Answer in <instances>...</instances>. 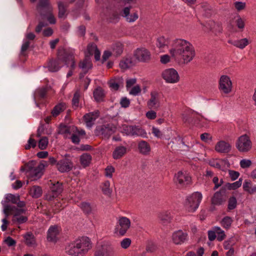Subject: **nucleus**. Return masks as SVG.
Wrapping results in <instances>:
<instances>
[{"mask_svg":"<svg viewBox=\"0 0 256 256\" xmlns=\"http://www.w3.org/2000/svg\"><path fill=\"white\" fill-rule=\"evenodd\" d=\"M79 67L85 74L92 68V62L90 58H88V56H86L85 58L80 62Z\"/></svg>","mask_w":256,"mask_h":256,"instance_id":"32","label":"nucleus"},{"mask_svg":"<svg viewBox=\"0 0 256 256\" xmlns=\"http://www.w3.org/2000/svg\"><path fill=\"white\" fill-rule=\"evenodd\" d=\"M132 136H140L146 138L148 137L146 130L138 126H133Z\"/></svg>","mask_w":256,"mask_h":256,"instance_id":"31","label":"nucleus"},{"mask_svg":"<svg viewBox=\"0 0 256 256\" xmlns=\"http://www.w3.org/2000/svg\"><path fill=\"white\" fill-rule=\"evenodd\" d=\"M83 212L86 214H90L92 211V208L89 203L82 202L80 206Z\"/></svg>","mask_w":256,"mask_h":256,"instance_id":"55","label":"nucleus"},{"mask_svg":"<svg viewBox=\"0 0 256 256\" xmlns=\"http://www.w3.org/2000/svg\"><path fill=\"white\" fill-rule=\"evenodd\" d=\"M230 24L233 28H240V16L238 13L231 14L229 20Z\"/></svg>","mask_w":256,"mask_h":256,"instance_id":"29","label":"nucleus"},{"mask_svg":"<svg viewBox=\"0 0 256 256\" xmlns=\"http://www.w3.org/2000/svg\"><path fill=\"white\" fill-rule=\"evenodd\" d=\"M252 144L250 137L244 134L241 136V152H248L252 148Z\"/></svg>","mask_w":256,"mask_h":256,"instance_id":"23","label":"nucleus"},{"mask_svg":"<svg viewBox=\"0 0 256 256\" xmlns=\"http://www.w3.org/2000/svg\"><path fill=\"white\" fill-rule=\"evenodd\" d=\"M131 6L125 7L122 12V16L128 22H134L138 18V14L137 11L130 12Z\"/></svg>","mask_w":256,"mask_h":256,"instance_id":"13","label":"nucleus"},{"mask_svg":"<svg viewBox=\"0 0 256 256\" xmlns=\"http://www.w3.org/2000/svg\"><path fill=\"white\" fill-rule=\"evenodd\" d=\"M115 172V168L112 166H108L104 170V176L109 178H112L113 174Z\"/></svg>","mask_w":256,"mask_h":256,"instance_id":"52","label":"nucleus"},{"mask_svg":"<svg viewBox=\"0 0 256 256\" xmlns=\"http://www.w3.org/2000/svg\"><path fill=\"white\" fill-rule=\"evenodd\" d=\"M48 144V140L47 137H42L38 142V146L39 148L44 150L46 148Z\"/></svg>","mask_w":256,"mask_h":256,"instance_id":"49","label":"nucleus"},{"mask_svg":"<svg viewBox=\"0 0 256 256\" xmlns=\"http://www.w3.org/2000/svg\"><path fill=\"white\" fill-rule=\"evenodd\" d=\"M129 94L132 96L139 95L141 92V88L139 85H135L128 90Z\"/></svg>","mask_w":256,"mask_h":256,"instance_id":"54","label":"nucleus"},{"mask_svg":"<svg viewBox=\"0 0 256 256\" xmlns=\"http://www.w3.org/2000/svg\"><path fill=\"white\" fill-rule=\"evenodd\" d=\"M219 89L225 94L230 93L232 90V82L230 78L226 75L220 76L219 80Z\"/></svg>","mask_w":256,"mask_h":256,"instance_id":"9","label":"nucleus"},{"mask_svg":"<svg viewBox=\"0 0 256 256\" xmlns=\"http://www.w3.org/2000/svg\"><path fill=\"white\" fill-rule=\"evenodd\" d=\"M215 230L217 240L218 241L222 240L226 236L224 232L218 226H215Z\"/></svg>","mask_w":256,"mask_h":256,"instance_id":"53","label":"nucleus"},{"mask_svg":"<svg viewBox=\"0 0 256 256\" xmlns=\"http://www.w3.org/2000/svg\"><path fill=\"white\" fill-rule=\"evenodd\" d=\"M13 207L14 210L10 213V214H14V218L12 221L16 222L18 224H22L27 220V218L26 216H21L24 212L23 208H17L14 206Z\"/></svg>","mask_w":256,"mask_h":256,"instance_id":"17","label":"nucleus"},{"mask_svg":"<svg viewBox=\"0 0 256 256\" xmlns=\"http://www.w3.org/2000/svg\"><path fill=\"white\" fill-rule=\"evenodd\" d=\"M158 217L164 224L170 223L172 219V216L170 210H162L158 213Z\"/></svg>","mask_w":256,"mask_h":256,"instance_id":"25","label":"nucleus"},{"mask_svg":"<svg viewBox=\"0 0 256 256\" xmlns=\"http://www.w3.org/2000/svg\"><path fill=\"white\" fill-rule=\"evenodd\" d=\"M138 148L140 152L144 155L149 154L150 151V147L149 144L146 141L141 140L138 144Z\"/></svg>","mask_w":256,"mask_h":256,"instance_id":"30","label":"nucleus"},{"mask_svg":"<svg viewBox=\"0 0 256 256\" xmlns=\"http://www.w3.org/2000/svg\"><path fill=\"white\" fill-rule=\"evenodd\" d=\"M113 54L116 56H120L123 52V46L122 43L118 42L112 45Z\"/></svg>","mask_w":256,"mask_h":256,"instance_id":"42","label":"nucleus"},{"mask_svg":"<svg viewBox=\"0 0 256 256\" xmlns=\"http://www.w3.org/2000/svg\"><path fill=\"white\" fill-rule=\"evenodd\" d=\"M202 198V194L199 192H196L188 195L184 202L185 208L189 212H195L198 208Z\"/></svg>","mask_w":256,"mask_h":256,"instance_id":"3","label":"nucleus"},{"mask_svg":"<svg viewBox=\"0 0 256 256\" xmlns=\"http://www.w3.org/2000/svg\"><path fill=\"white\" fill-rule=\"evenodd\" d=\"M230 144L224 141L218 142L215 146V150L220 153H226L230 152Z\"/></svg>","mask_w":256,"mask_h":256,"instance_id":"26","label":"nucleus"},{"mask_svg":"<svg viewBox=\"0 0 256 256\" xmlns=\"http://www.w3.org/2000/svg\"><path fill=\"white\" fill-rule=\"evenodd\" d=\"M134 57L140 62H145L150 58V52L146 48H137L134 54Z\"/></svg>","mask_w":256,"mask_h":256,"instance_id":"14","label":"nucleus"},{"mask_svg":"<svg viewBox=\"0 0 256 256\" xmlns=\"http://www.w3.org/2000/svg\"><path fill=\"white\" fill-rule=\"evenodd\" d=\"M36 162L31 160L26 163L24 166L20 168V171L22 172H26L27 176H28L33 170L36 168Z\"/></svg>","mask_w":256,"mask_h":256,"instance_id":"36","label":"nucleus"},{"mask_svg":"<svg viewBox=\"0 0 256 256\" xmlns=\"http://www.w3.org/2000/svg\"><path fill=\"white\" fill-rule=\"evenodd\" d=\"M131 225L130 220L126 216H120L116 224L114 233L118 236H124Z\"/></svg>","mask_w":256,"mask_h":256,"instance_id":"4","label":"nucleus"},{"mask_svg":"<svg viewBox=\"0 0 256 256\" xmlns=\"http://www.w3.org/2000/svg\"><path fill=\"white\" fill-rule=\"evenodd\" d=\"M52 198L57 196L62 191V185L59 182L54 184L52 188Z\"/></svg>","mask_w":256,"mask_h":256,"instance_id":"47","label":"nucleus"},{"mask_svg":"<svg viewBox=\"0 0 256 256\" xmlns=\"http://www.w3.org/2000/svg\"><path fill=\"white\" fill-rule=\"evenodd\" d=\"M92 160V156L90 154L84 153L80 157V162L83 167L88 166Z\"/></svg>","mask_w":256,"mask_h":256,"instance_id":"39","label":"nucleus"},{"mask_svg":"<svg viewBox=\"0 0 256 256\" xmlns=\"http://www.w3.org/2000/svg\"><path fill=\"white\" fill-rule=\"evenodd\" d=\"M110 182L108 180H105L100 185V188L106 196H110L112 193V189L110 187Z\"/></svg>","mask_w":256,"mask_h":256,"instance_id":"35","label":"nucleus"},{"mask_svg":"<svg viewBox=\"0 0 256 256\" xmlns=\"http://www.w3.org/2000/svg\"><path fill=\"white\" fill-rule=\"evenodd\" d=\"M2 205L4 207L3 212L5 214V218L2 220V224L1 226L2 230L5 231L7 228L8 222L6 220L10 213L14 210L12 206L6 204L5 202H2Z\"/></svg>","mask_w":256,"mask_h":256,"instance_id":"19","label":"nucleus"},{"mask_svg":"<svg viewBox=\"0 0 256 256\" xmlns=\"http://www.w3.org/2000/svg\"><path fill=\"white\" fill-rule=\"evenodd\" d=\"M78 128L74 126H67L60 124L58 128V134L64 135L66 138H70V136L74 132H76Z\"/></svg>","mask_w":256,"mask_h":256,"instance_id":"16","label":"nucleus"},{"mask_svg":"<svg viewBox=\"0 0 256 256\" xmlns=\"http://www.w3.org/2000/svg\"><path fill=\"white\" fill-rule=\"evenodd\" d=\"M66 106L64 104H59L56 106L52 111V114L53 116H58L65 108Z\"/></svg>","mask_w":256,"mask_h":256,"instance_id":"44","label":"nucleus"},{"mask_svg":"<svg viewBox=\"0 0 256 256\" xmlns=\"http://www.w3.org/2000/svg\"><path fill=\"white\" fill-rule=\"evenodd\" d=\"M188 234L186 232L181 230L174 231L172 236V242L177 245L184 244L188 240Z\"/></svg>","mask_w":256,"mask_h":256,"instance_id":"11","label":"nucleus"},{"mask_svg":"<svg viewBox=\"0 0 256 256\" xmlns=\"http://www.w3.org/2000/svg\"><path fill=\"white\" fill-rule=\"evenodd\" d=\"M123 83V80L120 77H117L112 78L109 82L110 88L114 90H118Z\"/></svg>","mask_w":256,"mask_h":256,"instance_id":"34","label":"nucleus"},{"mask_svg":"<svg viewBox=\"0 0 256 256\" xmlns=\"http://www.w3.org/2000/svg\"><path fill=\"white\" fill-rule=\"evenodd\" d=\"M232 222V220L228 216L224 218L222 220V225L226 228H228L231 226Z\"/></svg>","mask_w":256,"mask_h":256,"instance_id":"56","label":"nucleus"},{"mask_svg":"<svg viewBox=\"0 0 256 256\" xmlns=\"http://www.w3.org/2000/svg\"><path fill=\"white\" fill-rule=\"evenodd\" d=\"M211 26L210 30L214 32H220L222 30V27L218 24L211 22Z\"/></svg>","mask_w":256,"mask_h":256,"instance_id":"60","label":"nucleus"},{"mask_svg":"<svg viewBox=\"0 0 256 256\" xmlns=\"http://www.w3.org/2000/svg\"><path fill=\"white\" fill-rule=\"evenodd\" d=\"M98 116L99 112L98 110L85 114L84 116V118L86 126L88 128H91Z\"/></svg>","mask_w":256,"mask_h":256,"instance_id":"22","label":"nucleus"},{"mask_svg":"<svg viewBox=\"0 0 256 256\" xmlns=\"http://www.w3.org/2000/svg\"><path fill=\"white\" fill-rule=\"evenodd\" d=\"M32 136H31L28 141V144L25 145L24 148L26 150H28L31 148H35L36 145V141L34 140L32 138Z\"/></svg>","mask_w":256,"mask_h":256,"instance_id":"57","label":"nucleus"},{"mask_svg":"<svg viewBox=\"0 0 256 256\" xmlns=\"http://www.w3.org/2000/svg\"><path fill=\"white\" fill-rule=\"evenodd\" d=\"M116 128L112 124H107L102 126L100 130L102 134L104 136H109L116 131Z\"/></svg>","mask_w":256,"mask_h":256,"instance_id":"28","label":"nucleus"},{"mask_svg":"<svg viewBox=\"0 0 256 256\" xmlns=\"http://www.w3.org/2000/svg\"><path fill=\"white\" fill-rule=\"evenodd\" d=\"M243 188L244 191L248 192L250 194L256 192V186L252 187V183L248 182H246L243 185Z\"/></svg>","mask_w":256,"mask_h":256,"instance_id":"48","label":"nucleus"},{"mask_svg":"<svg viewBox=\"0 0 256 256\" xmlns=\"http://www.w3.org/2000/svg\"><path fill=\"white\" fill-rule=\"evenodd\" d=\"M72 162L68 158H63L56 163V168L61 172H68L72 169Z\"/></svg>","mask_w":256,"mask_h":256,"instance_id":"15","label":"nucleus"},{"mask_svg":"<svg viewBox=\"0 0 256 256\" xmlns=\"http://www.w3.org/2000/svg\"><path fill=\"white\" fill-rule=\"evenodd\" d=\"M209 164L212 166L221 169L220 163V159L211 160L209 162Z\"/></svg>","mask_w":256,"mask_h":256,"instance_id":"63","label":"nucleus"},{"mask_svg":"<svg viewBox=\"0 0 256 256\" xmlns=\"http://www.w3.org/2000/svg\"><path fill=\"white\" fill-rule=\"evenodd\" d=\"M252 164L250 160L243 159L241 160V168H250Z\"/></svg>","mask_w":256,"mask_h":256,"instance_id":"62","label":"nucleus"},{"mask_svg":"<svg viewBox=\"0 0 256 256\" xmlns=\"http://www.w3.org/2000/svg\"><path fill=\"white\" fill-rule=\"evenodd\" d=\"M120 67L123 70H126L134 65L132 58H128L122 60L120 62Z\"/></svg>","mask_w":256,"mask_h":256,"instance_id":"38","label":"nucleus"},{"mask_svg":"<svg viewBox=\"0 0 256 256\" xmlns=\"http://www.w3.org/2000/svg\"><path fill=\"white\" fill-rule=\"evenodd\" d=\"M133 126L123 124L120 128V132L124 135L132 136Z\"/></svg>","mask_w":256,"mask_h":256,"instance_id":"45","label":"nucleus"},{"mask_svg":"<svg viewBox=\"0 0 256 256\" xmlns=\"http://www.w3.org/2000/svg\"><path fill=\"white\" fill-rule=\"evenodd\" d=\"M96 50H98V48L96 44L94 43L90 44L87 46L86 56H88V58H89L90 56L93 54Z\"/></svg>","mask_w":256,"mask_h":256,"instance_id":"51","label":"nucleus"},{"mask_svg":"<svg viewBox=\"0 0 256 256\" xmlns=\"http://www.w3.org/2000/svg\"><path fill=\"white\" fill-rule=\"evenodd\" d=\"M174 181L180 188H186L192 183L191 176L185 170H180L176 173L174 176Z\"/></svg>","mask_w":256,"mask_h":256,"instance_id":"5","label":"nucleus"},{"mask_svg":"<svg viewBox=\"0 0 256 256\" xmlns=\"http://www.w3.org/2000/svg\"><path fill=\"white\" fill-rule=\"evenodd\" d=\"M62 52L60 50H59L58 52V60H52L48 63V68L50 72H55L58 70L61 67L60 65L61 62H64L66 64H68L66 58H62Z\"/></svg>","mask_w":256,"mask_h":256,"instance_id":"12","label":"nucleus"},{"mask_svg":"<svg viewBox=\"0 0 256 256\" xmlns=\"http://www.w3.org/2000/svg\"><path fill=\"white\" fill-rule=\"evenodd\" d=\"M74 242L81 256H84L92 248L90 239L86 236L78 238Z\"/></svg>","mask_w":256,"mask_h":256,"instance_id":"8","label":"nucleus"},{"mask_svg":"<svg viewBox=\"0 0 256 256\" xmlns=\"http://www.w3.org/2000/svg\"><path fill=\"white\" fill-rule=\"evenodd\" d=\"M132 240L129 238H124L120 242V246L124 249L128 248L131 244Z\"/></svg>","mask_w":256,"mask_h":256,"instance_id":"58","label":"nucleus"},{"mask_svg":"<svg viewBox=\"0 0 256 256\" xmlns=\"http://www.w3.org/2000/svg\"><path fill=\"white\" fill-rule=\"evenodd\" d=\"M60 231V228L57 226H50L48 231V240L49 242H56L58 240V236L59 234Z\"/></svg>","mask_w":256,"mask_h":256,"instance_id":"21","label":"nucleus"},{"mask_svg":"<svg viewBox=\"0 0 256 256\" xmlns=\"http://www.w3.org/2000/svg\"><path fill=\"white\" fill-rule=\"evenodd\" d=\"M74 0H66V2H58V16L60 18H63L65 16L66 8L68 6L67 2H72Z\"/></svg>","mask_w":256,"mask_h":256,"instance_id":"33","label":"nucleus"},{"mask_svg":"<svg viewBox=\"0 0 256 256\" xmlns=\"http://www.w3.org/2000/svg\"><path fill=\"white\" fill-rule=\"evenodd\" d=\"M170 40L168 37L160 36L157 38L156 46L160 50V52H164L170 44Z\"/></svg>","mask_w":256,"mask_h":256,"instance_id":"24","label":"nucleus"},{"mask_svg":"<svg viewBox=\"0 0 256 256\" xmlns=\"http://www.w3.org/2000/svg\"><path fill=\"white\" fill-rule=\"evenodd\" d=\"M240 187V179L233 183H226L224 186L222 187V190H236Z\"/></svg>","mask_w":256,"mask_h":256,"instance_id":"40","label":"nucleus"},{"mask_svg":"<svg viewBox=\"0 0 256 256\" xmlns=\"http://www.w3.org/2000/svg\"><path fill=\"white\" fill-rule=\"evenodd\" d=\"M170 55L165 54L160 56V62L167 64L171 60L178 64H188L196 55L193 45L188 40L176 38L172 40L168 50Z\"/></svg>","mask_w":256,"mask_h":256,"instance_id":"1","label":"nucleus"},{"mask_svg":"<svg viewBox=\"0 0 256 256\" xmlns=\"http://www.w3.org/2000/svg\"><path fill=\"white\" fill-rule=\"evenodd\" d=\"M80 97V92L79 90H77L74 94L72 98V104L74 106L77 107L78 104L79 98Z\"/></svg>","mask_w":256,"mask_h":256,"instance_id":"59","label":"nucleus"},{"mask_svg":"<svg viewBox=\"0 0 256 256\" xmlns=\"http://www.w3.org/2000/svg\"><path fill=\"white\" fill-rule=\"evenodd\" d=\"M6 201H2V202H5L6 204L8 205L7 202H11L12 204H16L18 200H20V196L18 195H14L12 194H8L6 196Z\"/></svg>","mask_w":256,"mask_h":256,"instance_id":"43","label":"nucleus"},{"mask_svg":"<svg viewBox=\"0 0 256 256\" xmlns=\"http://www.w3.org/2000/svg\"><path fill=\"white\" fill-rule=\"evenodd\" d=\"M48 166L46 162H41L28 176L31 180H36L42 177L44 168Z\"/></svg>","mask_w":256,"mask_h":256,"instance_id":"10","label":"nucleus"},{"mask_svg":"<svg viewBox=\"0 0 256 256\" xmlns=\"http://www.w3.org/2000/svg\"><path fill=\"white\" fill-rule=\"evenodd\" d=\"M36 11L42 19L46 18L51 24L55 23V18L52 14V7L49 4L48 0H40L36 6Z\"/></svg>","mask_w":256,"mask_h":256,"instance_id":"2","label":"nucleus"},{"mask_svg":"<svg viewBox=\"0 0 256 256\" xmlns=\"http://www.w3.org/2000/svg\"><path fill=\"white\" fill-rule=\"evenodd\" d=\"M164 97L162 94L156 90H152L150 98L147 102L148 106L151 109H156L161 106V99Z\"/></svg>","mask_w":256,"mask_h":256,"instance_id":"7","label":"nucleus"},{"mask_svg":"<svg viewBox=\"0 0 256 256\" xmlns=\"http://www.w3.org/2000/svg\"><path fill=\"white\" fill-rule=\"evenodd\" d=\"M200 138L204 142H208L212 140V136L208 133H204L200 135Z\"/></svg>","mask_w":256,"mask_h":256,"instance_id":"64","label":"nucleus"},{"mask_svg":"<svg viewBox=\"0 0 256 256\" xmlns=\"http://www.w3.org/2000/svg\"><path fill=\"white\" fill-rule=\"evenodd\" d=\"M126 152V148L123 146L117 147L113 152L112 156L114 159L122 158Z\"/></svg>","mask_w":256,"mask_h":256,"instance_id":"37","label":"nucleus"},{"mask_svg":"<svg viewBox=\"0 0 256 256\" xmlns=\"http://www.w3.org/2000/svg\"><path fill=\"white\" fill-rule=\"evenodd\" d=\"M66 252L67 254L72 256H81V254H80L74 241L69 244L66 246Z\"/></svg>","mask_w":256,"mask_h":256,"instance_id":"27","label":"nucleus"},{"mask_svg":"<svg viewBox=\"0 0 256 256\" xmlns=\"http://www.w3.org/2000/svg\"><path fill=\"white\" fill-rule=\"evenodd\" d=\"M226 194L225 190H222V188L219 192H216L212 198V204L214 205H220L226 201Z\"/></svg>","mask_w":256,"mask_h":256,"instance_id":"20","label":"nucleus"},{"mask_svg":"<svg viewBox=\"0 0 256 256\" xmlns=\"http://www.w3.org/2000/svg\"><path fill=\"white\" fill-rule=\"evenodd\" d=\"M161 77L166 84H176L180 80L178 72L174 68L164 70L161 73Z\"/></svg>","mask_w":256,"mask_h":256,"instance_id":"6","label":"nucleus"},{"mask_svg":"<svg viewBox=\"0 0 256 256\" xmlns=\"http://www.w3.org/2000/svg\"><path fill=\"white\" fill-rule=\"evenodd\" d=\"M104 94L102 90L100 88H98L94 92V96L97 102H100L102 100Z\"/></svg>","mask_w":256,"mask_h":256,"instance_id":"50","label":"nucleus"},{"mask_svg":"<svg viewBox=\"0 0 256 256\" xmlns=\"http://www.w3.org/2000/svg\"><path fill=\"white\" fill-rule=\"evenodd\" d=\"M24 239L26 243L28 246L32 247L36 246V240L32 234L28 233L24 236Z\"/></svg>","mask_w":256,"mask_h":256,"instance_id":"41","label":"nucleus"},{"mask_svg":"<svg viewBox=\"0 0 256 256\" xmlns=\"http://www.w3.org/2000/svg\"><path fill=\"white\" fill-rule=\"evenodd\" d=\"M236 206V200L234 197H232L228 200V208L229 210L234 209Z\"/></svg>","mask_w":256,"mask_h":256,"instance_id":"61","label":"nucleus"},{"mask_svg":"<svg viewBox=\"0 0 256 256\" xmlns=\"http://www.w3.org/2000/svg\"><path fill=\"white\" fill-rule=\"evenodd\" d=\"M30 193L33 198H38L42 195V190L38 186H34L30 188Z\"/></svg>","mask_w":256,"mask_h":256,"instance_id":"46","label":"nucleus"},{"mask_svg":"<svg viewBox=\"0 0 256 256\" xmlns=\"http://www.w3.org/2000/svg\"><path fill=\"white\" fill-rule=\"evenodd\" d=\"M114 250L112 248L103 246L96 248L94 256H114Z\"/></svg>","mask_w":256,"mask_h":256,"instance_id":"18","label":"nucleus"}]
</instances>
